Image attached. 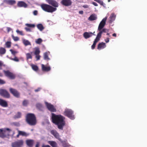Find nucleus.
<instances>
[{
  "instance_id": "1",
  "label": "nucleus",
  "mask_w": 147,
  "mask_h": 147,
  "mask_svg": "<svg viewBox=\"0 0 147 147\" xmlns=\"http://www.w3.org/2000/svg\"><path fill=\"white\" fill-rule=\"evenodd\" d=\"M51 115L53 123L57 125L59 129L63 130L65 125V117L61 115H56L54 113H52Z\"/></svg>"
},
{
  "instance_id": "2",
  "label": "nucleus",
  "mask_w": 147,
  "mask_h": 147,
  "mask_svg": "<svg viewBox=\"0 0 147 147\" xmlns=\"http://www.w3.org/2000/svg\"><path fill=\"white\" fill-rule=\"evenodd\" d=\"M26 121L31 126L35 125L37 123L36 117L33 113H29L27 114L26 117Z\"/></svg>"
},
{
  "instance_id": "3",
  "label": "nucleus",
  "mask_w": 147,
  "mask_h": 147,
  "mask_svg": "<svg viewBox=\"0 0 147 147\" xmlns=\"http://www.w3.org/2000/svg\"><path fill=\"white\" fill-rule=\"evenodd\" d=\"M40 7L43 10L49 13H52L57 9L56 8L54 7L49 5L46 4H41Z\"/></svg>"
},
{
  "instance_id": "4",
  "label": "nucleus",
  "mask_w": 147,
  "mask_h": 147,
  "mask_svg": "<svg viewBox=\"0 0 147 147\" xmlns=\"http://www.w3.org/2000/svg\"><path fill=\"white\" fill-rule=\"evenodd\" d=\"M11 130L8 128L0 129V137L4 138H8L10 136V133Z\"/></svg>"
},
{
  "instance_id": "5",
  "label": "nucleus",
  "mask_w": 147,
  "mask_h": 147,
  "mask_svg": "<svg viewBox=\"0 0 147 147\" xmlns=\"http://www.w3.org/2000/svg\"><path fill=\"white\" fill-rule=\"evenodd\" d=\"M64 115L71 119L73 120L75 118L73 112L71 109H66L64 112Z\"/></svg>"
},
{
  "instance_id": "6",
  "label": "nucleus",
  "mask_w": 147,
  "mask_h": 147,
  "mask_svg": "<svg viewBox=\"0 0 147 147\" xmlns=\"http://www.w3.org/2000/svg\"><path fill=\"white\" fill-rule=\"evenodd\" d=\"M24 141L22 140H19L11 144L12 147H22L24 144Z\"/></svg>"
},
{
  "instance_id": "7",
  "label": "nucleus",
  "mask_w": 147,
  "mask_h": 147,
  "mask_svg": "<svg viewBox=\"0 0 147 147\" xmlns=\"http://www.w3.org/2000/svg\"><path fill=\"white\" fill-rule=\"evenodd\" d=\"M3 72L5 75L11 79H14L16 77L15 75L9 70H4Z\"/></svg>"
},
{
  "instance_id": "8",
  "label": "nucleus",
  "mask_w": 147,
  "mask_h": 147,
  "mask_svg": "<svg viewBox=\"0 0 147 147\" xmlns=\"http://www.w3.org/2000/svg\"><path fill=\"white\" fill-rule=\"evenodd\" d=\"M26 143L28 146L30 147H32L34 144V141L33 140H28L26 141ZM39 146L40 143L39 142H37L35 147H39Z\"/></svg>"
},
{
  "instance_id": "9",
  "label": "nucleus",
  "mask_w": 147,
  "mask_h": 147,
  "mask_svg": "<svg viewBox=\"0 0 147 147\" xmlns=\"http://www.w3.org/2000/svg\"><path fill=\"white\" fill-rule=\"evenodd\" d=\"M45 104L49 110L51 112H56V109L53 105L47 102H45Z\"/></svg>"
},
{
  "instance_id": "10",
  "label": "nucleus",
  "mask_w": 147,
  "mask_h": 147,
  "mask_svg": "<svg viewBox=\"0 0 147 147\" xmlns=\"http://www.w3.org/2000/svg\"><path fill=\"white\" fill-rule=\"evenodd\" d=\"M0 94L3 97L6 98H9L10 97V94L8 92L4 89H0Z\"/></svg>"
},
{
  "instance_id": "11",
  "label": "nucleus",
  "mask_w": 147,
  "mask_h": 147,
  "mask_svg": "<svg viewBox=\"0 0 147 147\" xmlns=\"http://www.w3.org/2000/svg\"><path fill=\"white\" fill-rule=\"evenodd\" d=\"M107 19V17L104 18L100 22L98 29V30H101L106 24V22Z\"/></svg>"
},
{
  "instance_id": "12",
  "label": "nucleus",
  "mask_w": 147,
  "mask_h": 147,
  "mask_svg": "<svg viewBox=\"0 0 147 147\" xmlns=\"http://www.w3.org/2000/svg\"><path fill=\"white\" fill-rule=\"evenodd\" d=\"M9 91L10 93L15 97L17 98L20 97V94L16 90L10 88L9 89Z\"/></svg>"
},
{
  "instance_id": "13",
  "label": "nucleus",
  "mask_w": 147,
  "mask_h": 147,
  "mask_svg": "<svg viewBox=\"0 0 147 147\" xmlns=\"http://www.w3.org/2000/svg\"><path fill=\"white\" fill-rule=\"evenodd\" d=\"M46 1L50 5H51L53 7L56 8L58 7V3L54 0H46Z\"/></svg>"
},
{
  "instance_id": "14",
  "label": "nucleus",
  "mask_w": 147,
  "mask_h": 147,
  "mask_svg": "<svg viewBox=\"0 0 147 147\" xmlns=\"http://www.w3.org/2000/svg\"><path fill=\"white\" fill-rule=\"evenodd\" d=\"M61 3L64 6H68L71 5L72 2L71 0H62Z\"/></svg>"
},
{
  "instance_id": "15",
  "label": "nucleus",
  "mask_w": 147,
  "mask_h": 147,
  "mask_svg": "<svg viewBox=\"0 0 147 147\" xmlns=\"http://www.w3.org/2000/svg\"><path fill=\"white\" fill-rule=\"evenodd\" d=\"M51 133L53 135L54 137L59 140L61 139L60 138L59 134L55 130H52L51 131Z\"/></svg>"
},
{
  "instance_id": "16",
  "label": "nucleus",
  "mask_w": 147,
  "mask_h": 147,
  "mask_svg": "<svg viewBox=\"0 0 147 147\" xmlns=\"http://www.w3.org/2000/svg\"><path fill=\"white\" fill-rule=\"evenodd\" d=\"M17 6L19 7L26 8L28 5L25 2L23 1H19L17 3Z\"/></svg>"
},
{
  "instance_id": "17",
  "label": "nucleus",
  "mask_w": 147,
  "mask_h": 147,
  "mask_svg": "<svg viewBox=\"0 0 147 147\" xmlns=\"http://www.w3.org/2000/svg\"><path fill=\"white\" fill-rule=\"evenodd\" d=\"M116 17V15L114 13H112L109 18V23H111L115 20Z\"/></svg>"
},
{
  "instance_id": "18",
  "label": "nucleus",
  "mask_w": 147,
  "mask_h": 147,
  "mask_svg": "<svg viewBox=\"0 0 147 147\" xmlns=\"http://www.w3.org/2000/svg\"><path fill=\"white\" fill-rule=\"evenodd\" d=\"M107 30L105 28H103L102 30H99V32L98 33L96 37L100 39L101 37L102 34L103 32H106Z\"/></svg>"
},
{
  "instance_id": "19",
  "label": "nucleus",
  "mask_w": 147,
  "mask_h": 147,
  "mask_svg": "<svg viewBox=\"0 0 147 147\" xmlns=\"http://www.w3.org/2000/svg\"><path fill=\"white\" fill-rule=\"evenodd\" d=\"M106 47V45L105 43L101 42L98 45L97 49L100 50L101 49H103L105 48Z\"/></svg>"
},
{
  "instance_id": "20",
  "label": "nucleus",
  "mask_w": 147,
  "mask_h": 147,
  "mask_svg": "<svg viewBox=\"0 0 147 147\" xmlns=\"http://www.w3.org/2000/svg\"><path fill=\"white\" fill-rule=\"evenodd\" d=\"M42 69V71H49L51 70V67L50 66H45L44 64L41 65Z\"/></svg>"
},
{
  "instance_id": "21",
  "label": "nucleus",
  "mask_w": 147,
  "mask_h": 147,
  "mask_svg": "<svg viewBox=\"0 0 147 147\" xmlns=\"http://www.w3.org/2000/svg\"><path fill=\"white\" fill-rule=\"evenodd\" d=\"M0 105L4 107H6L8 106L7 102L1 99H0Z\"/></svg>"
},
{
  "instance_id": "22",
  "label": "nucleus",
  "mask_w": 147,
  "mask_h": 147,
  "mask_svg": "<svg viewBox=\"0 0 147 147\" xmlns=\"http://www.w3.org/2000/svg\"><path fill=\"white\" fill-rule=\"evenodd\" d=\"M62 144V145L64 147H69V145L67 142V140H65L63 141L61 139L60 140H59Z\"/></svg>"
},
{
  "instance_id": "23",
  "label": "nucleus",
  "mask_w": 147,
  "mask_h": 147,
  "mask_svg": "<svg viewBox=\"0 0 147 147\" xmlns=\"http://www.w3.org/2000/svg\"><path fill=\"white\" fill-rule=\"evenodd\" d=\"M93 33L92 32H85L83 34V36L86 39L92 36Z\"/></svg>"
},
{
  "instance_id": "24",
  "label": "nucleus",
  "mask_w": 147,
  "mask_h": 147,
  "mask_svg": "<svg viewBox=\"0 0 147 147\" xmlns=\"http://www.w3.org/2000/svg\"><path fill=\"white\" fill-rule=\"evenodd\" d=\"M97 19L96 16L95 14H92L89 17L88 20L92 21L96 20Z\"/></svg>"
},
{
  "instance_id": "25",
  "label": "nucleus",
  "mask_w": 147,
  "mask_h": 147,
  "mask_svg": "<svg viewBox=\"0 0 147 147\" xmlns=\"http://www.w3.org/2000/svg\"><path fill=\"white\" fill-rule=\"evenodd\" d=\"M48 143L52 147H58L57 143L55 141H49Z\"/></svg>"
},
{
  "instance_id": "26",
  "label": "nucleus",
  "mask_w": 147,
  "mask_h": 147,
  "mask_svg": "<svg viewBox=\"0 0 147 147\" xmlns=\"http://www.w3.org/2000/svg\"><path fill=\"white\" fill-rule=\"evenodd\" d=\"M18 132H19V134H20V136H27L29 135V134L26 133L25 131H21L20 130L18 131Z\"/></svg>"
},
{
  "instance_id": "27",
  "label": "nucleus",
  "mask_w": 147,
  "mask_h": 147,
  "mask_svg": "<svg viewBox=\"0 0 147 147\" xmlns=\"http://www.w3.org/2000/svg\"><path fill=\"white\" fill-rule=\"evenodd\" d=\"M100 40V39H99V38H98L96 37L94 42L93 45L91 46V48L92 49H93L95 48L96 43Z\"/></svg>"
},
{
  "instance_id": "28",
  "label": "nucleus",
  "mask_w": 147,
  "mask_h": 147,
  "mask_svg": "<svg viewBox=\"0 0 147 147\" xmlns=\"http://www.w3.org/2000/svg\"><path fill=\"white\" fill-rule=\"evenodd\" d=\"M6 2L9 5H12L15 4L16 1L14 0H8L6 1Z\"/></svg>"
},
{
  "instance_id": "29",
  "label": "nucleus",
  "mask_w": 147,
  "mask_h": 147,
  "mask_svg": "<svg viewBox=\"0 0 147 147\" xmlns=\"http://www.w3.org/2000/svg\"><path fill=\"white\" fill-rule=\"evenodd\" d=\"M22 114L20 112H18L14 116L13 118L15 119H18L20 118L21 117Z\"/></svg>"
},
{
  "instance_id": "30",
  "label": "nucleus",
  "mask_w": 147,
  "mask_h": 147,
  "mask_svg": "<svg viewBox=\"0 0 147 147\" xmlns=\"http://www.w3.org/2000/svg\"><path fill=\"white\" fill-rule=\"evenodd\" d=\"M32 52H31L30 53H28L26 54V58L27 60H28L29 59H32Z\"/></svg>"
},
{
  "instance_id": "31",
  "label": "nucleus",
  "mask_w": 147,
  "mask_h": 147,
  "mask_svg": "<svg viewBox=\"0 0 147 147\" xmlns=\"http://www.w3.org/2000/svg\"><path fill=\"white\" fill-rule=\"evenodd\" d=\"M6 49L4 48L1 47L0 48V55L4 54L6 52Z\"/></svg>"
},
{
  "instance_id": "32",
  "label": "nucleus",
  "mask_w": 147,
  "mask_h": 147,
  "mask_svg": "<svg viewBox=\"0 0 147 147\" xmlns=\"http://www.w3.org/2000/svg\"><path fill=\"white\" fill-rule=\"evenodd\" d=\"M43 56L44 59L48 60H50V58L48 57V52H46L44 54Z\"/></svg>"
},
{
  "instance_id": "33",
  "label": "nucleus",
  "mask_w": 147,
  "mask_h": 147,
  "mask_svg": "<svg viewBox=\"0 0 147 147\" xmlns=\"http://www.w3.org/2000/svg\"><path fill=\"white\" fill-rule=\"evenodd\" d=\"M31 66L32 69L34 71H36L38 70V68L36 65L32 64L31 65Z\"/></svg>"
},
{
  "instance_id": "34",
  "label": "nucleus",
  "mask_w": 147,
  "mask_h": 147,
  "mask_svg": "<svg viewBox=\"0 0 147 147\" xmlns=\"http://www.w3.org/2000/svg\"><path fill=\"white\" fill-rule=\"evenodd\" d=\"M37 27L40 30L42 31L44 29V27L41 24H39L37 25Z\"/></svg>"
},
{
  "instance_id": "35",
  "label": "nucleus",
  "mask_w": 147,
  "mask_h": 147,
  "mask_svg": "<svg viewBox=\"0 0 147 147\" xmlns=\"http://www.w3.org/2000/svg\"><path fill=\"white\" fill-rule=\"evenodd\" d=\"M40 53V51L39 50V49L38 48H36L34 52V54L35 55L39 54Z\"/></svg>"
},
{
  "instance_id": "36",
  "label": "nucleus",
  "mask_w": 147,
  "mask_h": 147,
  "mask_svg": "<svg viewBox=\"0 0 147 147\" xmlns=\"http://www.w3.org/2000/svg\"><path fill=\"white\" fill-rule=\"evenodd\" d=\"M23 43L25 46L30 45V42L28 40H23Z\"/></svg>"
},
{
  "instance_id": "37",
  "label": "nucleus",
  "mask_w": 147,
  "mask_h": 147,
  "mask_svg": "<svg viewBox=\"0 0 147 147\" xmlns=\"http://www.w3.org/2000/svg\"><path fill=\"white\" fill-rule=\"evenodd\" d=\"M36 107L39 110H41L42 109V106L41 104L38 103L36 104Z\"/></svg>"
},
{
  "instance_id": "38",
  "label": "nucleus",
  "mask_w": 147,
  "mask_h": 147,
  "mask_svg": "<svg viewBox=\"0 0 147 147\" xmlns=\"http://www.w3.org/2000/svg\"><path fill=\"white\" fill-rule=\"evenodd\" d=\"M42 41V40L41 38H38L36 40L35 42L37 44H40Z\"/></svg>"
},
{
  "instance_id": "39",
  "label": "nucleus",
  "mask_w": 147,
  "mask_h": 147,
  "mask_svg": "<svg viewBox=\"0 0 147 147\" xmlns=\"http://www.w3.org/2000/svg\"><path fill=\"white\" fill-rule=\"evenodd\" d=\"M11 36L12 38L15 41H17L19 40V38L17 36H15L13 35H12Z\"/></svg>"
},
{
  "instance_id": "40",
  "label": "nucleus",
  "mask_w": 147,
  "mask_h": 147,
  "mask_svg": "<svg viewBox=\"0 0 147 147\" xmlns=\"http://www.w3.org/2000/svg\"><path fill=\"white\" fill-rule=\"evenodd\" d=\"M94 1L99 3L100 5L104 6V3L101 0H94Z\"/></svg>"
},
{
  "instance_id": "41",
  "label": "nucleus",
  "mask_w": 147,
  "mask_h": 147,
  "mask_svg": "<svg viewBox=\"0 0 147 147\" xmlns=\"http://www.w3.org/2000/svg\"><path fill=\"white\" fill-rule=\"evenodd\" d=\"M26 25L27 27H29L34 28L35 27V25L34 24H26Z\"/></svg>"
},
{
  "instance_id": "42",
  "label": "nucleus",
  "mask_w": 147,
  "mask_h": 147,
  "mask_svg": "<svg viewBox=\"0 0 147 147\" xmlns=\"http://www.w3.org/2000/svg\"><path fill=\"white\" fill-rule=\"evenodd\" d=\"M5 45L7 47L10 48L11 46V42H10L7 41L6 42Z\"/></svg>"
},
{
  "instance_id": "43",
  "label": "nucleus",
  "mask_w": 147,
  "mask_h": 147,
  "mask_svg": "<svg viewBox=\"0 0 147 147\" xmlns=\"http://www.w3.org/2000/svg\"><path fill=\"white\" fill-rule=\"evenodd\" d=\"M28 104V101L27 100H24L22 103L23 105L25 106H26Z\"/></svg>"
},
{
  "instance_id": "44",
  "label": "nucleus",
  "mask_w": 147,
  "mask_h": 147,
  "mask_svg": "<svg viewBox=\"0 0 147 147\" xmlns=\"http://www.w3.org/2000/svg\"><path fill=\"white\" fill-rule=\"evenodd\" d=\"M10 59L16 62H18L19 61V59L17 57H15L14 58H11Z\"/></svg>"
},
{
  "instance_id": "45",
  "label": "nucleus",
  "mask_w": 147,
  "mask_h": 147,
  "mask_svg": "<svg viewBox=\"0 0 147 147\" xmlns=\"http://www.w3.org/2000/svg\"><path fill=\"white\" fill-rule=\"evenodd\" d=\"M16 32L21 35L23 36L24 35V34H23L22 31H20L18 29L16 30Z\"/></svg>"
},
{
  "instance_id": "46",
  "label": "nucleus",
  "mask_w": 147,
  "mask_h": 147,
  "mask_svg": "<svg viewBox=\"0 0 147 147\" xmlns=\"http://www.w3.org/2000/svg\"><path fill=\"white\" fill-rule=\"evenodd\" d=\"M10 51L11 52L12 54L14 56H15L16 53H18V52L16 51H14L12 49H10Z\"/></svg>"
},
{
  "instance_id": "47",
  "label": "nucleus",
  "mask_w": 147,
  "mask_h": 147,
  "mask_svg": "<svg viewBox=\"0 0 147 147\" xmlns=\"http://www.w3.org/2000/svg\"><path fill=\"white\" fill-rule=\"evenodd\" d=\"M35 57L36 58V60L38 61L40 60V56L39 55V54L37 55H35Z\"/></svg>"
},
{
  "instance_id": "48",
  "label": "nucleus",
  "mask_w": 147,
  "mask_h": 147,
  "mask_svg": "<svg viewBox=\"0 0 147 147\" xmlns=\"http://www.w3.org/2000/svg\"><path fill=\"white\" fill-rule=\"evenodd\" d=\"M4 65L3 62L0 61V70L2 69V67Z\"/></svg>"
},
{
  "instance_id": "49",
  "label": "nucleus",
  "mask_w": 147,
  "mask_h": 147,
  "mask_svg": "<svg viewBox=\"0 0 147 147\" xmlns=\"http://www.w3.org/2000/svg\"><path fill=\"white\" fill-rule=\"evenodd\" d=\"M5 83V82L4 80L0 79V84H3Z\"/></svg>"
},
{
  "instance_id": "50",
  "label": "nucleus",
  "mask_w": 147,
  "mask_h": 147,
  "mask_svg": "<svg viewBox=\"0 0 147 147\" xmlns=\"http://www.w3.org/2000/svg\"><path fill=\"white\" fill-rule=\"evenodd\" d=\"M7 32H9L12 30L9 27H7Z\"/></svg>"
},
{
  "instance_id": "51",
  "label": "nucleus",
  "mask_w": 147,
  "mask_h": 147,
  "mask_svg": "<svg viewBox=\"0 0 147 147\" xmlns=\"http://www.w3.org/2000/svg\"><path fill=\"white\" fill-rule=\"evenodd\" d=\"M33 14L34 15H36L38 14V11L37 10H35L33 11Z\"/></svg>"
},
{
  "instance_id": "52",
  "label": "nucleus",
  "mask_w": 147,
  "mask_h": 147,
  "mask_svg": "<svg viewBox=\"0 0 147 147\" xmlns=\"http://www.w3.org/2000/svg\"><path fill=\"white\" fill-rule=\"evenodd\" d=\"M105 41L106 43H108L109 42V38H107L105 40Z\"/></svg>"
},
{
  "instance_id": "53",
  "label": "nucleus",
  "mask_w": 147,
  "mask_h": 147,
  "mask_svg": "<svg viewBox=\"0 0 147 147\" xmlns=\"http://www.w3.org/2000/svg\"><path fill=\"white\" fill-rule=\"evenodd\" d=\"M25 29L27 31L30 32L31 31L30 29L26 27L25 28Z\"/></svg>"
},
{
  "instance_id": "54",
  "label": "nucleus",
  "mask_w": 147,
  "mask_h": 147,
  "mask_svg": "<svg viewBox=\"0 0 147 147\" xmlns=\"http://www.w3.org/2000/svg\"><path fill=\"white\" fill-rule=\"evenodd\" d=\"M42 147H51L49 145H45L43 144L42 145Z\"/></svg>"
},
{
  "instance_id": "55",
  "label": "nucleus",
  "mask_w": 147,
  "mask_h": 147,
  "mask_svg": "<svg viewBox=\"0 0 147 147\" xmlns=\"http://www.w3.org/2000/svg\"><path fill=\"white\" fill-rule=\"evenodd\" d=\"M83 7L85 8H88L89 6L87 5H84L83 6Z\"/></svg>"
},
{
  "instance_id": "56",
  "label": "nucleus",
  "mask_w": 147,
  "mask_h": 147,
  "mask_svg": "<svg viewBox=\"0 0 147 147\" xmlns=\"http://www.w3.org/2000/svg\"><path fill=\"white\" fill-rule=\"evenodd\" d=\"M40 88H38L37 89L35 90V91L36 92H37L40 91Z\"/></svg>"
},
{
  "instance_id": "57",
  "label": "nucleus",
  "mask_w": 147,
  "mask_h": 147,
  "mask_svg": "<svg viewBox=\"0 0 147 147\" xmlns=\"http://www.w3.org/2000/svg\"><path fill=\"white\" fill-rule=\"evenodd\" d=\"M92 3V4L96 6H97L98 5L95 2H93Z\"/></svg>"
},
{
  "instance_id": "58",
  "label": "nucleus",
  "mask_w": 147,
  "mask_h": 147,
  "mask_svg": "<svg viewBox=\"0 0 147 147\" xmlns=\"http://www.w3.org/2000/svg\"><path fill=\"white\" fill-rule=\"evenodd\" d=\"M79 13L81 14H82L83 13V11H79Z\"/></svg>"
},
{
  "instance_id": "59",
  "label": "nucleus",
  "mask_w": 147,
  "mask_h": 147,
  "mask_svg": "<svg viewBox=\"0 0 147 147\" xmlns=\"http://www.w3.org/2000/svg\"><path fill=\"white\" fill-rule=\"evenodd\" d=\"M12 132H13V134H12L11 135V136L12 137H13L14 135L15 134V131H12Z\"/></svg>"
},
{
  "instance_id": "60",
  "label": "nucleus",
  "mask_w": 147,
  "mask_h": 147,
  "mask_svg": "<svg viewBox=\"0 0 147 147\" xmlns=\"http://www.w3.org/2000/svg\"><path fill=\"white\" fill-rule=\"evenodd\" d=\"M112 36H114V37H116V34L115 33H113V34H112Z\"/></svg>"
},
{
  "instance_id": "61",
  "label": "nucleus",
  "mask_w": 147,
  "mask_h": 147,
  "mask_svg": "<svg viewBox=\"0 0 147 147\" xmlns=\"http://www.w3.org/2000/svg\"><path fill=\"white\" fill-rule=\"evenodd\" d=\"M20 136V134H19V132H18V134L16 136V137L17 138H18Z\"/></svg>"
},
{
  "instance_id": "62",
  "label": "nucleus",
  "mask_w": 147,
  "mask_h": 147,
  "mask_svg": "<svg viewBox=\"0 0 147 147\" xmlns=\"http://www.w3.org/2000/svg\"><path fill=\"white\" fill-rule=\"evenodd\" d=\"M107 35H108L109 36H110V35H109V33H107Z\"/></svg>"
},
{
  "instance_id": "63",
  "label": "nucleus",
  "mask_w": 147,
  "mask_h": 147,
  "mask_svg": "<svg viewBox=\"0 0 147 147\" xmlns=\"http://www.w3.org/2000/svg\"><path fill=\"white\" fill-rule=\"evenodd\" d=\"M2 76V74H1L0 73V76Z\"/></svg>"
},
{
  "instance_id": "64",
  "label": "nucleus",
  "mask_w": 147,
  "mask_h": 147,
  "mask_svg": "<svg viewBox=\"0 0 147 147\" xmlns=\"http://www.w3.org/2000/svg\"><path fill=\"white\" fill-rule=\"evenodd\" d=\"M110 1H111V0H108V2H110Z\"/></svg>"
}]
</instances>
